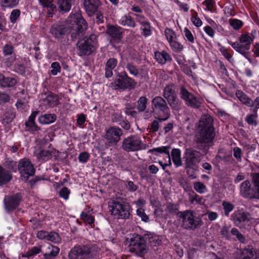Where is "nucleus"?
<instances>
[{"label":"nucleus","mask_w":259,"mask_h":259,"mask_svg":"<svg viewBox=\"0 0 259 259\" xmlns=\"http://www.w3.org/2000/svg\"><path fill=\"white\" fill-rule=\"evenodd\" d=\"M141 29L142 31V33L145 36H149L151 34L150 25L149 22L141 25Z\"/></svg>","instance_id":"nucleus-51"},{"label":"nucleus","mask_w":259,"mask_h":259,"mask_svg":"<svg viewBox=\"0 0 259 259\" xmlns=\"http://www.w3.org/2000/svg\"><path fill=\"white\" fill-rule=\"evenodd\" d=\"M72 0H58V5L60 11L68 12L71 7Z\"/></svg>","instance_id":"nucleus-38"},{"label":"nucleus","mask_w":259,"mask_h":259,"mask_svg":"<svg viewBox=\"0 0 259 259\" xmlns=\"http://www.w3.org/2000/svg\"><path fill=\"white\" fill-rule=\"evenodd\" d=\"M252 180L259 198V173L253 174L252 176Z\"/></svg>","instance_id":"nucleus-47"},{"label":"nucleus","mask_w":259,"mask_h":259,"mask_svg":"<svg viewBox=\"0 0 259 259\" xmlns=\"http://www.w3.org/2000/svg\"><path fill=\"white\" fill-rule=\"evenodd\" d=\"M70 193V190L66 187H63L59 192V195L65 200H67Z\"/></svg>","instance_id":"nucleus-54"},{"label":"nucleus","mask_w":259,"mask_h":259,"mask_svg":"<svg viewBox=\"0 0 259 259\" xmlns=\"http://www.w3.org/2000/svg\"><path fill=\"white\" fill-rule=\"evenodd\" d=\"M97 46V37L92 34L78 43V54L80 56L89 55L96 49Z\"/></svg>","instance_id":"nucleus-9"},{"label":"nucleus","mask_w":259,"mask_h":259,"mask_svg":"<svg viewBox=\"0 0 259 259\" xmlns=\"http://www.w3.org/2000/svg\"><path fill=\"white\" fill-rule=\"evenodd\" d=\"M195 190L198 193H203L206 191V186L202 183L198 182L194 184Z\"/></svg>","instance_id":"nucleus-50"},{"label":"nucleus","mask_w":259,"mask_h":259,"mask_svg":"<svg viewBox=\"0 0 259 259\" xmlns=\"http://www.w3.org/2000/svg\"><path fill=\"white\" fill-rule=\"evenodd\" d=\"M170 149L169 146H161L157 148H154L152 150L153 152H156L158 153H164L167 154V156L169 155V150Z\"/></svg>","instance_id":"nucleus-56"},{"label":"nucleus","mask_w":259,"mask_h":259,"mask_svg":"<svg viewBox=\"0 0 259 259\" xmlns=\"http://www.w3.org/2000/svg\"><path fill=\"white\" fill-rule=\"evenodd\" d=\"M81 219L90 225L94 222V218L93 216L88 214L85 212L82 211L80 214Z\"/></svg>","instance_id":"nucleus-48"},{"label":"nucleus","mask_w":259,"mask_h":259,"mask_svg":"<svg viewBox=\"0 0 259 259\" xmlns=\"http://www.w3.org/2000/svg\"><path fill=\"white\" fill-rule=\"evenodd\" d=\"M109 210H126V206L123 205L119 202L115 200H110L108 202Z\"/></svg>","instance_id":"nucleus-35"},{"label":"nucleus","mask_w":259,"mask_h":259,"mask_svg":"<svg viewBox=\"0 0 259 259\" xmlns=\"http://www.w3.org/2000/svg\"><path fill=\"white\" fill-rule=\"evenodd\" d=\"M54 0H39V3L44 7L50 9L48 10V15L50 17H52L53 15V11L56 9V6L52 3Z\"/></svg>","instance_id":"nucleus-37"},{"label":"nucleus","mask_w":259,"mask_h":259,"mask_svg":"<svg viewBox=\"0 0 259 259\" xmlns=\"http://www.w3.org/2000/svg\"><path fill=\"white\" fill-rule=\"evenodd\" d=\"M47 240L54 243H59L61 239L58 233L55 232H49Z\"/></svg>","instance_id":"nucleus-43"},{"label":"nucleus","mask_w":259,"mask_h":259,"mask_svg":"<svg viewBox=\"0 0 259 259\" xmlns=\"http://www.w3.org/2000/svg\"><path fill=\"white\" fill-rule=\"evenodd\" d=\"M122 149L126 152H135L147 148L141 138L137 135H132L124 139L122 143Z\"/></svg>","instance_id":"nucleus-7"},{"label":"nucleus","mask_w":259,"mask_h":259,"mask_svg":"<svg viewBox=\"0 0 259 259\" xmlns=\"http://www.w3.org/2000/svg\"><path fill=\"white\" fill-rule=\"evenodd\" d=\"M3 51L5 57L10 56L6 59L7 62L9 64H11L15 61L16 58V55L14 53V48L12 46L10 45H6L3 47Z\"/></svg>","instance_id":"nucleus-23"},{"label":"nucleus","mask_w":259,"mask_h":259,"mask_svg":"<svg viewBox=\"0 0 259 259\" xmlns=\"http://www.w3.org/2000/svg\"><path fill=\"white\" fill-rule=\"evenodd\" d=\"M231 230L230 227L224 226L221 230V234L223 237L227 239H231Z\"/></svg>","instance_id":"nucleus-46"},{"label":"nucleus","mask_w":259,"mask_h":259,"mask_svg":"<svg viewBox=\"0 0 259 259\" xmlns=\"http://www.w3.org/2000/svg\"><path fill=\"white\" fill-rule=\"evenodd\" d=\"M231 235L236 236L238 240L241 243H244L245 239L243 235L240 233L238 230L235 228H233L231 230Z\"/></svg>","instance_id":"nucleus-45"},{"label":"nucleus","mask_w":259,"mask_h":259,"mask_svg":"<svg viewBox=\"0 0 259 259\" xmlns=\"http://www.w3.org/2000/svg\"><path fill=\"white\" fill-rule=\"evenodd\" d=\"M163 96L172 108L177 109L179 108V100L176 97L174 85H168L165 88Z\"/></svg>","instance_id":"nucleus-14"},{"label":"nucleus","mask_w":259,"mask_h":259,"mask_svg":"<svg viewBox=\"0 0 259 259\" xmlns=\"http://www.w3.org/2000/svg\"><path fill=\"white\" fill-rule=\"evenodd\" d=\"M21 200V196L19 194L15 195L6 197L4 199V203L6 209L8 210L16 209L19 204Z\"/></svg>","instance_id":"nucleus-20"},{"label":"nucleus","mask_w":259,"mask_h":259,"mask_svg":"<svg viewBox=\"0 0 259 259\" xmlns=\"http://www.w3.org/2000/svg\"><path fill=\"white\" fill-rule=\"evenodd\" d=\"M213 119L209 115L201 116L197 129L195 141L200 144L210 143L214 137Z\"/></svg>","instance_id":"nucleus-2"},{"label":"nucleus","mask_w":259,"mask_h":259,"mask_svg":"<svg viewBox=\"0 0 259 259\" xmlns=\"http://www.w3.org/2000/svg\"><path fill=\"white\" fill-rule=\"evenodd\" d=\"M181 97L189 106L195 108H198L200 106L201 100L190 93L184 87L181 88Z\"/></svg>","instance_id":"nucleus-16"},{"label":"nucleus","mask_w":259,"mask_h":259,"mask_svg":"<svg viewBox=\"0 0 259 259\" xmlns=\"http://www.w3.org/2000/svg\"><path fill=\"white\" fill-rule=\"evenodd\" d=\"M56 116L55 114H45L38 117V121L42 124H49L55 122Z\"/></svg>","instance_id":"nucleus-30"},{"label":"nucleus","mask_w":259,"mask_h":259,"mask_svg":"<svg viewBox=\"0 0 259 259\" xmlns=\"http://www.w3.org/2000/svg\"><path fill=\"white\" fill-rule=\"evenodd\" d=\"M99 248L95 245H76L70 250L69 259H90L96 256Z\"/></svg>","instance_id":"nucleus-3"},{"label":"nucleus","mask_w":259,"mask_h":259,"mask_svg":"<svg viewBox=\"0 0 259 259\" xmlns=\"http://www.w3.org/2000/svg\"><path fill=\"white\" fill-rule=\"evenodd\" d=\"M233 155L239 161L241 160L242 150L239 147H235L233 149Z\"/></svg>","instance_id":"nucleus-63"},{"label":"nucleus","mask_w":259,"mask_h":259,"mask_svg":"<svg viewBox=\"0 0 259 259\" xmlns=\"http://www.w3.org/2000/svg\"><path fill=\"white\" fill-rule=\"evenodd\" d=\"M239 259H259V251L248 245L241 250Z\"/></svg>","instance_id":"nucleus-19"},{"label":"nucleus","mask_w":259,"mask_h":259,"mask_svg":"<svg viewBox=\"0 0 259 259\" xmlns=\"http://www.w3.org/2000/svg\"><path fill=\"white\" fill-rule=\"evenodd\" d=\"M256 119V115L250 114L246 117L245 120L249 124L256 125L257 124Z\"/></svg>","instance_id":"nucleus-57"},{"label":"nucleus","mask_w":259,"mask_h":259,"mask_svg":"<svg viewBox=\"0 0 259 259\" xmlns=\"http://www.w3.org/2000/svg\"><path fill=\"white\" fill-rule=\"evenodd\" d=\"M122 134V131L119 127H111L106 132V139L109 143H116Z\"/></svg>","instance_id":"nucleus-18"},{"label":"nucleus","mask_w":259,"mask_h":259,"mask_svg":"<svg viewBox=\"0 0 259 259\" xmlns=\"http://www.w3.org/2000/svg\"><path fill=\"white\" fill-rule=\"evenodd\" d=\"M19 0H4V6L7 7H13L17 5Z\"/></svg>","instance_id":"nucleus-62"},{"label":"nucleus","mask_w":259,"mask_h":259,"mask_svg":"<svg viewBox=\"0 0 259 259\" xmlns=\"http://www.w3.org/2000/svg\"><path fill=\"white\" fill-rule=\"evenodd\" d=\"M59 103V97L51 93L46 95L42 99V104L45 106L46 109L54 107Z\"/></svg>","instance_id":"nucleus-21"},{"label":"nucleus","mask_w":259,"mask_h":259,"mask_svg":"<svg viewBox=\"0 0 259 259\" xmlns=\"http://www.w3.org/2000/svg\"><path fill=\"white\" fill-rule=\"evenodd\" d=\"M12 179V175L9 171L0 166V185H3Z\"/></svg>","instance_id":"nucleus-34"},{"label":"nucleus","mask_w":259,"mask_h":259,"mask_svg":"<svg viewBox=\"0 0 259 259\" xmlns=\"http://www.w3.org/2000/svg\"><path fill=\"white\" fill-rule=\"evenodd\" d=\"M236 95L242 103L249 107L253 106V101L242 91H238L236 93Z\"/></svg>","instance_id":"nucleus-32"},{"label":"nucleus","mask_w":259,"mask_h":259,"mask_svg":"<svg viewBox=\"0 0 259 259\" xmlns=\"http://www.w3.org/2000/svg\"><path fill=\"white\" fill-rule=\"evenodd\" d=\"M202 154L199 151L189 148L185 150V158L186 166L192 167L198 163L201 159Z\"/></svg>","instance_id":"nucleus-13"},{"label":"nucleus","mask_w":259,"mask_h":259,"mask_svg":"<svg viewBox=\"0 0 259 259\" xmlns=\"http://www.w3.org/2000/svg\"><path fill=\"white\" fill-rule=\"evenodd\" d=\"M169 45L173 50L176 52H180L183 50V46L177 39H175L169 43Z\"/></svg>","instance_id":"nucleus-52"},{"label":"nucleus","mask_w":259,"mask_h":259,"mask_svg":"<svg viewBox=\"0 0 259 259\" xmlns=\"http://www.w3.org/2000/svg\"><path fill=\"white\" fill-rule=\"evenodd\" d=\"M111 84L115 90L125 89L132 90L136 87L137 83L133 79L128 77L126 74H124L117 75Z\"/></svg>","instance_id":"nucleus-10"},{"label":"nucleus","mask_w":259,"mask_h":259,"mask_svg":"<svg viewBox=\"0 0 259 259\" xmlns=\"http://www.w3.org/2000/svg\"><path fill=\"white\" fill-rule=\"evenodd\" d=\"M34 155L38 160L45 162L53 159H57L59 156V151L55 148L49 147L48 149H36Z\"/></svg>","instance_id":"nucleus-12"},{"label":"nucleus","mask_w":259,"mask_h":259,"mask_svg":"<svg viewBox=\"0 0 259 259\" xmlns=\"http://www.w3.org/2000/svg\"><path fill=\"white\" fill-rule=\"evenodd\" d=\"M153 111L160 117V121L166 120L170 115L169 109L166 101L161 97L157 96L152 100Z\"/></svg>","instance_id":"nucleus-8"},{"label":"nucleus","mask_w":259,"mask_h":259,"mask_svg":"<svg viewBox=\"0 0 259 259\" xmlns=\"http://www.w3.org/2000/svg\"><path fill=\"white\" fill-rule=\"evenodd\" d=\"M155 58L157 62L161 64H164L171 59L170 56L165 51L155 52Z\"/></svg>","instance_id":"nucleus-28"},{"label":"nucleus","mask_w":259,"mask_h":259,"mask_svg":"<svg viewBox=\"0 0 259 259\" xmlns=\"http://www.w3.org/2000/svg\"><path fill=\"white\" fill-rule=\"evenodd\" d=\"M240 193L245 198L259 199L254 186H251V183L248 180H245L241 184Z\"/></svg>","instance_id":"nucleus-15"},{"label":"nucleus","mask_w":259,"mask_h":259,"mask_svg":"<svg viewBox=\"0 0 259 259\" xmlns=\"http://www.w3.org/2000/svg\"><path fill=\"white\" fill-rule=\"evenodd\" d=\"M20 12L18 9L13 10L10 15V20L12 23H15L17 19L19 17Z\"/></svg>","instance_id":"nucleus-55"},{"label":"nucleus","mask_w":259,"mask_h":259,"mask_svg":"<svg viewBox=\"0 0 259 259\" xmlns=\"http://www.w3.org/2000/svg\"><path fill=\"white\" fill-rule=\"evenodd\" d=\"M164 34L169 44L175 39H177V36L175 32L169 28L165 29Z\"/></svg>","instance_id":"nucleus-42"},{"label":"nucleus","mask_w":259,"mask_h":259,"mask_svg":"<svg viewBox=\"0 0 259 259\" xmlns=\"http://www.w3.org/2000/svg\"><path fill=\"white\" fill-rule=\"evenodd\" d=\"M184 32L185 36L188 40L191 43H194V37L191 32L187 28H185L184 30Z\"/></svg>","instance_id":"nucleus-60"},{"label":"nucleus","mask_w":259,"mask_h":259,"mask_svg":"<svg viewBox=\"0 0 259 259\" xmlns=\"http://www.w3.org/2000/svg\"><path fill=\"white\" fill-rule=\"evenodd\" d=\"M176 215L185 229H194L202 224L200 219L194 216L192 211H178Z\"/></svg>","instance_id":"nucleus-5"},{"label":"nucleus","mask_w":259,"mask_h":259,"mask_svg":"<svg viewBox=\"0 0 259 259\" xmlns=\"http://www.w3.org/2000/svg\"><path fill=\"white\" fill-rule=\"evenodd\" d=\"M18 170L21 178L24 181H27L35 172V169L31 161L26 158H23L20 160L18 165Z\"/></svg>","instance_id":"nucleus-11"},{"label":"nucleus","mask_w":259,"mask_h":259,"mask_svg":"<svg viewBox=\"0 0 259 259\" xmlns=\"http://www.w3.org/2000/svg\"><path fill=\"white\" fill-rule=\"evenodd\" d=\"M101 5V3L100 0L84 1V9L88 15L90 16L93 15L97 11Z\"/></svg>","instance_id":"nucleus-22"},{"label":"nucleus","mask_w":259,"mask_h":259,"mask_svg":"<svg viewBox=\"0 0 259 259\" xmlns=\"http://www.w3.org/2000/svg\"><path fill=\"white\" fill-rule=\"evenodd\" d=\"M235 224L237 226H241L242 223L248 221L247 213L242 211H237L234 214Z\"/></svg>","instance_id":"nucleus-29"},{"label":"nucleus","mask_w":259,"mask_h":259,"mask_svg":"<svg viewBox=\"0 0 259 259\" xmlns=\"http://www.w3.org/2000/svg\"><path fill=\"white\" fill-rule=\"evenodd\" d=\"M171 157L174 164L179 167L182 165L181 160V152L179 149H174L171 152Z\"/></svg>","instance_id":"nucleus-31"},{"label":"nucleus","mask_w":259,"mask_h":259,"mask_svg":"<svg viewBox=\"0 0 259 259\" xmlns=\"http://www.w3.org/2000/svg\"><path fill=\"white\" fill-rule=\"evenodd\" d=\"M147 99L145 97H141L138 101L137 109L139 111H143L146 108Z\"/></svg>","instance_id":"nucleus-44"},{"label":"nucleus","mask_w":259,"mask_h":259,"mask_svg":"<svg viewBox=\"0 0 259 259\" xmlns=\"http://www.w3.org/2000/svg\"><path fill=\"white\" fill-rule=\"evenodd\" d=\"M126 68L131 74H132L135 76H136L138 75V74H139L138 69L136 68V66H135L133 64H128L126 66Z\"/></svg>","instance_id":"nucleus-59"},{"label":"nucleus","mask_w":259,"mask_h":259,"mask_svg":"<svg viewBox=\"0 0 259 259\" xmlns=\"http://www.w3.org/2000/svg\"><path fill=\"white\" fill-rule=\"evenodd\" d=\"M144 237L149 241L152 246H156L161 244V241L159 236L151 232H148L144 235Z\"/></svg>","instance_id":"nucleus-27"},{"label":"nucleus","mask_w":259,"mask_h":259,"mask_svg":"<svg viewBox=\"0 0 259 259\" xmlns=\"http://www.w3.org/2000/svg\"><path fill=\"white\" fill-rule=\"evenodd\" d=\"M48 232L41 230L37 232V237L39 239H47Z\"/></svg>","instance_id":"nucleus-64"},{"label":"nucleus","mask_w":259,"mask_h":259,"mask_svg":"<svg viewBox=\"0 0 259 259\" xmlns=\"http://www.w3.org/2000/svg\"><path fill=\"white\" fill-rule=\"evenodd\" d=\"M229 22L231 26L235 30L239 29L243 25V23L241 20L236 19H231Z\"/></svg>","instance_id":"nucleus-49"},{"label":"nucleus","mask_w":259,"mask_h":259,"mask_svg":"<svg viewBox=\"0 0 259 259\" xmlns=\"http://www.w3.org/2000/svg\"><path fill=\"white\" fill-rule=\"evenodd\" d=\"M87 27L85 21L77 13L70 15L65 24L53 26L50 29V32L56 38H61L68 33H71L73 38H75L80 33L86 30Z\"/></svg>","instance_id":"nucleus-1"},{"label":"nucleus","mask_w":259,"mask_h":259,"mask_svg":"<svg viewBox=\"0 0 259 259\" xmlns=\"http://www.w3.org/2000/svg\"><path fill=\"white\" fill-rule=\"evenodd\" d=\"M90 157L89 154L87 152H83L80 153L78 157V160L81 163H85Z\"/></svg>","instance_id":"nucleus-58"},{"label":"nucleus","mask_w":259,"mask_h":259,"mask_svg":"<svg viewBox=\"0 0 259 259\" xmlns=\"http://www.w3.org/2000/svg\"><path fill=\"white\" fill-rule=\"evenodd\" d=\"M202 4L206 7L208 11H212L215 6V2L213 0H205Z\"/></svg>","instance_id":"nucleus-61"},{"label":"nucleus","mask_w":259,"mask_h":259,"mask_svg":"<svg viewBox=\"0 0 259 259\" xmlns=\"http://www.w3.org/2000/svg\"><path fill=\"white\" fill-rule=\"evenodd\" d=\"M114 219H126L130 215V211H110Z\"/></svg>","instance_id":"nucleus-41"},{"label":"nucleus","mask_w":259,"mask_h":259,"mask_svg":"<svg viewBox=\"0 0 259 259\" xmlns=\"http://www.w3.org/2000/svg\"><path fill=\"white\" fill-rule=\"evenodd\" d=\"M191 20L192 23L197 27H200L202 25V21L198 17L197 13L194 10H192Z\"/></svg>","instance_id":"nucleus-40"},{"label":"nucleus","mask_w":259,"mask_h":259,"mask_svg":"<svg viewBox=\"0 0 259 259\" xmlns=\"http://www.w3.org/2000/svg\"><path fill=\"white\" fill-rule=\"evenodd\" d=\"M119 23L122 25L127 26L131 27H135L136 26L135 20L130 16H123L119 20Z\"/></svg>","instance_id":"nucleus-36"},{"label":"nucleus","mask_w":259,"mask_h":259,"mask_svg":"<svg viewBox=\"0 0 259 259\" xmlns=\"http://www.w3.org/2000/svg\"><path fill=\"white\" fill-rule=\"evenodd\" d=\"M117 61L115 58H110L106 62L105 65V76L106 77H110L113 75L112 70L116 67Z\"/></svg>","instance_id":"nucleus-26"},{"label":"nucleus","mask_w":259,"mask_h":259,"mask_svg":"<svg viewBox=\"0 0 259 259\" xmlns=\"http://www.w3.org/2000/svg\"><path fill=\"white\" fill-rule=\"evenodd\" d=\"M128 243L129 251L134 255L142 257L148 252V247L144 239L140 235H133Z\"/></svg>","instance_id":"nucleus-4"},{"label":"nucleus","mask_w":259,"mask_h":259,"mask_svg":"<svg viewBox=\"0 0 259 259\" xmlns=\"http://www.w3.org/2000/svg\"><path fill=\"white\" fill-rule=\"evenodd\" d=\"M0 87L2 88H11L15 86L17 80L14 77H5L2 73L0 74Z\"/></svg>","instance_id":"nucleus-24"},{"label":"nucleus","mask_w":259,"mask_h":259,"mask_svg":"<svg viewBox=\"0 0 259 259\" xmlns=\"http://www.w3.org/2000/svg\"><path fill=\"white\" fill-rule=\"evenodd\" d=\"M52 70L51 74L53 75H56L58 73L61 71V66L58 62H53L51 64Z\"/></svg>","instance_id":"nucleus-53"},{"label":"nucleus","mask_w":259,"mask_h":259,"mask_svg":"<svg viewBox=\"0 0 259 259\" xmlns=\"http://www.w3.org/2000/svg\"><path fill=\"white\" fill-rule=\"evenodd\" d=\"M49 251L44 254L45 259H54L59 253L60 249L59 247L50 245L48 246Z\"/></svg>","instance_id":"nucleus-33"},{"label":"nucleus","mask_w":259,"mask_h":259,"mask_svg":"<svg viewBox=\"0 0 259 259\" xmlns=\"http://www.w3.org/2000/svg\"><path fill=\"white\" fill-rule=\"evenodd\" d=\"M15 117V114L13 110H10L6 112L3 116V123L5 125H9L13 121Z\"/></svg>","instance_id":"nucleus-39"},{"label":"nucleus","mask_w":259,"mask_h":259,"mask_svg":"<svg viewBox=\"0 0 259 259\" xmlns=\"http://www.w3.org/2000/svg\"><path fill=\"white\" fill-rule=\"evenodd\" d=\"M38 113V111L33 112L29 117L28 120L26 122L25 125L28 131L33 132L39 130L35 122V119Z\"/></svg>","instance_id":"nucleus-25"},{"label":"nucleus","mask_w":259,"mask_h":259,"mask_svg":"<svg viewBox=\"0 0 259 259\" xmlns=\"http://www.w3.org/2000/svg\"><path fill=\"white\" fill-rule=\"evenodd\" d=\"M107 33L111 37V40L115 42H119L122 37L121 27L118 26L108 25Z\"/></svg>","instance_id":"nucleus-17"},{"label":"nucleus","mask_w":259,"mask_h":259,"mask_svg":"<svg viewBox=\"0 0 259 259\" xmlns=\"http://www.w3.org/2000/svg\"><path fill=\"white\" fill-rule=\"evenodd\" d=\"M254 38L249 33L243 34L239 38V42H234L231 43L232 47L237 52L243 55L249 62H251L247 55V51L250 48Z\"/></svg>","instance_id":"nucleus-6"}]
</instances>
